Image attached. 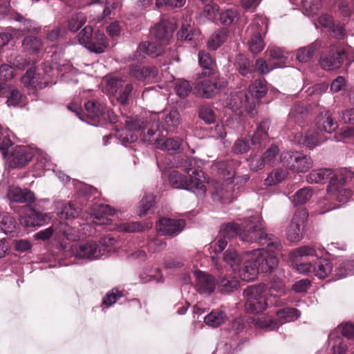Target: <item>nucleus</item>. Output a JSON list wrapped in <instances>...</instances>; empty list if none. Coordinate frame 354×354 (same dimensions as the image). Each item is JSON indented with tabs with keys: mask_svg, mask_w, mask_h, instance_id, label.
Returning a JSON list of instances; mask_svg holds the SVG:
<instances>
[{
	"mask_svg": "<svg viewBox=\"0 0 354 354\" xmlns=\"http://www.w3.org/2000/svg\"><path fill=\"white\" fill-rule=\"evenodd\" d=\"M261 216L254 214L244 218L242 227L237 223H229L220 231L221 236L224 238L239 236L242 241L247 243H257L259 245H267L271 248L279 249L281 241L275 236L268 234L261 224Z\"/></svg>",
	"mask_w": 354,
	"mask_h": 354,
	"instance_id": "nucleus-1",
	"label": "nucleus"
},
{
	"mask_svg": "<svg viewBox=\"0 0 354 354\" xmlns=\"http://www.w3.org/2000/svg\"><path fill=\"white\" fill-rule=\"evenodd\" d=\"M267 286L259 283L248 286L243 292L245 299V310L247 313L258 314L263 312L268 307L266 291Z\"/></svg>",
	"mask_w": 354,
	"mask_h": 354,
	"instance_id": "nucleus-2",
	"label": "nucleus"
},
{
	"mask_svg": "<svg viewBox=\"0 0 354 354\" xmlns=\"http://www.w3.org/2000/svg\"><path fill=\"white\" fill-rule=\"evenodd\" d=\"M344 61H346V65L354 62L353 50L348 46L333 48L328 55L321 58L320 65L324 70L333 71L340 68Z\"/></svg>",
	"mask_w": 354,
	"mask_h": 354,
	"instance_id": "nucleus-3",
	"label": "nucleus"
},
{
	"mask_svg": "<svg viewBox=\"0 0 354 354\" xmlns=\"http://www.w3.org/2000/svg\"><path fill=\"white\" fill-rule=\"evenodd\" d=\"M193 179L180 173L178 171H173L169 176V182L170 185L175 189H182L194 192L198 197H203L206 193V187L203 181H200L199 178Z\"/></svg>",
	"mask_w": 354,
	"mask_h": 354,
	"instance_id": "nucleus-4",
	"label": "nucleus"
},
{
	"mask_svg": "<svg viewBox=\"0 0 354 354\" xmlns=\"http://www.w3.org/2000/svg\"><path fill=\"white\" fill-rule=\"evenodd\" d=\"M270 251L264 249L254 250L250 252H246V254H251L257 268L262 273L272 272L278 265V259L274 254L275 251H281L282 245L279 249L271 248L266 245Z\"/></svg>",
	"mask_w": 354,
	"mask_h": 354,
	"instance_id": "nucleus-5",
	"label": "nucleus"
},
{
	"mask_svg": "<svg viewBox=\"0 0 354 354\" xmlns=\"http://www.w3.org/2000/svg\"><path fill=\"white\" fill-rule=\"evenodd\" d=\"M198 19L200 22H214L218 20L220 22H236L239 20V14L236 9L220 12L217 5L206 6Z\"/></svg>",
	"mask_w": 354,
	"mask_h": 354,
	"instance_id": "nucleus-6",
	"label": "nucleus"
},
{
	"mask_svg": "<svg viewBox=\"0 0 354 354\" xmlns=\"http://www.w3.org/2000/svg\"><path fill=\"white\" fill-rule=\"evenodd\" d=\"M281 162L295 172H306L313 167V161L309 156L298 151H285L281 154Z\"/></svg>",
	"mask_w": 354,
	"mask_h": 354,
	"instance_id": "nucleus-7",
	"label": "nucleus"
},
{
	"mask_svg": "<svg viewBox=\"0 0 354 354\" xmlns=\"http://www.w3.org/2000/svg\"><path fill=\"white\" fill-rule=\"evenodd\" d=\"M268 88L267 83L265 80H256L253 84L249 87V93L253 97L252 102H250V97L245 93L239 92V95L240 97H245V100H241L240 104L244 103L246 106L249 104L248 108L250 109L249 114L251 116H254L256 114L255 106L259 100L263 97L267 93Z\"/></svg>",
	"mask_w": 354,
	"mask_h": 354,
	"instance_id": "nucleus-8",
	"label": "nucleus"
},
{
	"mask_svg": "<svg viewBox=\"0 0 354 354\" xmlns=\"http://www.w3.org/2000/svg\"><path fill=\"white\" fill-rule=\"evenodd\" d=\"M306 209L296 210L292 219L286 229L287 239L291 242H297L303 236V228L308 219Z\"/></svg>",
	"mask_w": 354,
	"mask_h": 354,
	"instance_id": "nucleus-9",
	"label": "nucleus"
},
{
	"mask_svg": "<svg viewBox=\"0 0 354 354\" xmlns=\"http://www.w3.org/2000/svg\"><path fill=\"white\" fill-rule=\"evenodd\" d=\"M225 86V81L217 78V77L214 75L199 81L195 86V91L197 94L201 97L211 98Z\"/></svg>",
	"mask_w": 354,
	"mask_h": 354,
	"instance_id": "nucleus-10",
	"label": "nucleus"
},
{
	"mask_svg": "<svg viewBox=\"0 0 354 354\" xmlns=\"http://www.w3.org/2000/svg\"><path fill=\"white\" fill-rule=\"evenodd\" d=\"M110 91L112 93H117L118 101L123 104H127L129 97L133 91V85L121 78L112 77L108 82Z\"/></svg>",
	"mask_w": 354,
	"mask_h": 354,
	"instance_id": "nucleus-11",
	"label": "nucleus"
},
{
	"mask_svg": "<svg viewBox=\"0 0 354 354\" xmlns=\"http://www.w3.org/2000/svg\"><path fill=\"white\" fill-rule=\"evenodd\" d=\"M238 192L234 188L232 182L225 180L221 184H217L212 193V198L214 201L227 204L236 197Z\"/></svg>",
	"mask_w": 354,
	"mask_h": 354,
	"instance_id": "nucleus-12",
	"label": "nucleus"
},
{
	"mask_svg": "<svg viewBox=\"0 0 354 354\" xmlns=\"http://www.w3.org/2000/svg\"><path fill=\"white\" fill-rule=\"evenodd\" d=\"M185 226V221L183 219L162 218L159 220L156 228L162 235L174 236L180 233Z\"/></svg>",
	"mask_w": 354,
	"mask_h": 354,
	"instance_id": "nucleus-13",
	"label": "nucleus"
},
{
	"mask_svg": "<svg viewBox=\"0 0 354 354\" xmlns=\"http://www.w3.org/2000/svg\"><path fill=\"white\" fill-rule=\"evenodd\" d=\"M71 253L76 258L93 259L102 255L101 250L95 243L75 244L71 247Z\"/></svg>",
	"mask_w": 354,
	"mask_h": 354,
	"instance_id": "nucleus-14",
	"label": "nucleus"
},
{
	"mask_svg": "<svg viewBox=\"0 0 354 354\" xmlns=\"http://www.w3.org/2000/svg\"><path fill=\"white\" fill-rule=\"evenodd\" d=\"M129 127L134 129H142V140L145 142L149 144L158 143V141L160 140L156 136L158 128L156 122L147 124V122L144 120H137L133 121Z\"/></svg>",
	"mask_w": 354,
	"mask_h": 354,
	"instance_id": "nucleus-15",
	"label": "nucleus"
},
{
	"mask_svg": "<svg viewBox=\"0 0 354 354\" xmlns=\"http://www.w3.org/2000/svg\"><path fill=\"white\" fill-rule=\"evenodd\" d=\"M92 53H102L108 47V42L104 35L100 30H93V28L88 25V46H84Z\"/></svg>",
	"mask_w": 354,
	"mask_h": 354,
	"instance_id": "nucleus-16",
	"label": "nucleus"
},
{
	"mask_svg": "<svg viewBox=\"0 0 354 354\" xmlns=\"http://www.w3.org/2000/svg\"><path fill=\"white\" fill-rule=\"evenodd\" d=\"M33 157L32 151L24 146H17L8 156L9 166L12 168L23 167Z\"/></svg>",
	"mask_w": 354,
	"mask_h": 354,
	"instance_id": "nucleus-17",
	"label": "nucleus"
},
{
	"mask_svg": "<svg viewBox=\"0 0 354 354\" xmlns=\"http://www.w3.org/2000/svg\"><path fill=\"white\" fill-rule=\"evenodd\" d=\"M203 162L202 160H198L194 157L185 156L181 159L180 166L184 168L185 171L189 175V177H193V179L199 178L200 181L204 177V172L201 169Z\"/></svg>",
	"mask_w": 354,
	"mask_h": 354,
	"instance_id": "nucleus-18",
	"label": "nucleus"
},
{
	"mask_svg": "<svg viewBox=\"0 0 354 354\" xmlns=\"http://www.w3.org/2000/svg\"><path fill=\"white\" fill-rule=\"evenodd\" d=\"M130 75L138 81H149L158 75V68L154 66L131 65Z\"/></svg>",
	"mask_w": 354,
	"mask_h": 354,
	"instance_id": "nucleus-19",
	"label": "nucleus"
},
{
	"mask_svg": "<svg viewBox=\"0 0 354 354\" xmlns=\"http://www.w3.org/2000/svg\"><path fill=\"white\" fill-rule=\"evenodd\" d=\"M196 278V290L201 294L209 295L216 288V281L213 276L206 274L201 271L195 273Z\"/></svg>",
	"mask_w": 354,
	"mask_h": 354,
	"instance_id": "nucleus-20",
	"label": "nucleus"
},
{
	"mask_svg": "<svg viewBox=\"0 0 354 354\" xmlns=\"http://www.w3.org/2000/svg\"><path fill=\"white\" fill-rule=\"evenodd\" d=\"M337 180H332L329 182L327 187V192L333 198L336 199L339 203H344L351 197L353 193L351 190L343 186L340 182L337 183Z\"/></svg>",
	"mask_w": 354,
	"mask_h": 354,
	"instance_id": "nucleus-21",
	"label": "nucleus"
},
{
	"mask_svg": "<svg viewBox=\"0 0 354 354\" xmlns=\"http://www.w3.org/2000/svg\"><path fill=\"white\" fill-rule=\"evenodd\" d=\"M175 24H155L151 33L157 41H159L163 45H166L173 35Z\"/></svg>",
	"mask_w": 354,
	"mask_h": 354,
	"instance_id": "nucleus-22",
	"label": "nucleus"
},
{
	"mask_svg": "<svg viewBox=\"0 0 354 354\" xmlns=\"http://www.w3.org/2000/svg\"><path fill=\"white\" fill-rule=\"evenodd\" d=\"M295 141L299 145L306 147L309 149H314L322 144L325 138L317 131L308 132L305 135L297 133L294 137Z\"/></svg>",
	"mask_w": 354,
	"mask_h": 354,
	"instance_id": "nucleus-23",
	"label": "nucleus"
},
{
	"mask_svg": "<svg viewBox=\"0 0 354 354\" xmlns=\"http://www.w3.org/2000/svg\"><path fill=\"white\" fill-rule=\"evenodd\" d=\"M8 198L16 203H32L35 201V194L32 192L18 187H11L8 192Z\"/></svg>",
	"mask_w": 354,
	"mask_h": 354,
	"instance_id": "nucleus-24",
	"label": "nucleus"
},
{
	"mask_svg": "<svg viewBox=\"0 0 354 354\" xmlns=\"http://www.w3.org/2000/svg\"><path fill=\"white\" fill-rule=\"evenodd\" d=\"M48 219L47 214L30 209L28 213L21 218L20 221L26 227H35L44 225Z\"/></svg>",
	"mask_w": 354,
	"mask_h": 354,
	"instance_id": "nucleus-25",
	"label": "nucleus"
},
{
	"mask_svg": "<svg viewBox=\"0 0 354 354\" xmlns=\"http://www.w3.org/2000/svg\"><path fill=\"white\" fill-rule=\"evenodd\" d=\"M21 82L25 86L35 89L44 88L48 84L47 82L43 81V78L39 74L36 73L33 68H30L26 71L21 78Z\"/></svg>",
	"mask_w": 354,
	"mask_h": 354,
	"instance_id": "nucleus-26",
	"label": "nucleus"
},
{
	"mask_svg": "<svg viewBox=\"0 0 354 354\" xmlns=\"http://www.w3.org/2000/svg\"><path fill=\"white\" fill-rule=\"evenodd\" d=\"M328 180H337L333 171L330 169H315L306 176V180L310 184H324Z\"/></svg>",
	"mask_w": 354,
	"mask_h": 354,
	"instance_id": "nucleus-27",
	"label": "nucleus"
},
{
	"mask_svg": "<svg viewBox=\"0 0 354 354\" xmlns=\"http://www.w3.org/2000/svg\"><path fill=\"white\" fill-rule=\"evenodd\" d=\"M160 114L163 129L169 132H174L180 123L179 112L176 109H172Z\"/></svg>",
	"mask_w": 354,
	"mask_h": 354,
	"instance_id": "nucleus-28",
	"label": "nucleus"
},
{
	"mask_svg": "<svg viewBox=\"0 0 354 354\" xmlns=\"http://www.w3.org/2000/svg\"><path fill=\"white\" fill-rule=\"evenodd\" d=\"M239 165L237 160H227L217 162L216 167L225 180L232 182L236 174L235 169Z\"/></svg>",
	"mask_w": 354,
	"mask_h": 354,
	"instance_id": "nucleus-29",
	"label": "nucleus"
},
{
	"mask_svg": "<svg viewBox=\"0 0 354 354\" xmlns=\"http://www.w3.org/2000/svg\"><path fill=\"white\" fill-rule=\"evenodd\" d=\"M268 128L269 122L268 120L262 121L259 124L251 138L252 145L261 148L267 144L268 142V135L267 133Z\"/></svg>",
	"mask_w": 354,
	"mask_h": 354,
	"instance_id": "nucleus-30",
	"label": "nucleus"
},
{
	"mask_svg": "<svg viewBox=\"0 0 354 354\" xmlns=\"http://www.w3.org/2000/svg\"><path fill=\"white\" fill-rule=\"evenodd\" d=\"M266 53L269 55L268 61L275 68L283 67L286 65L288 57L284 50L277 46L268 47Z\"/></svg>",
	"mask_w": 354,
	"mask_h": 354,
	"instance_id": "nucleus-31",
	"label": "nucleus"
},
{
	"mask_svg": "<svg viewBox=\"0 0 354 354\" xmlns=\"http://www.w3.org/2000/svg\"><path fill=\"white\" fill-rule=\"evenodd\" d=\"M316 125L320 131H325L329 133L333 132L337 128V124L334 121L328 111L324 114L321 113L317 119Z\"/></svg>",
	"mask_w": 354,
	"mask_h": 354,
	"instance_id": "nucleus-32",
	"label": "nucleus"
},
{
	"mask_svg": "<svg viewBox=\"0 0 354 354\" xmlns=\"http://www.w3.org/2000/svg\"><path fill=\"white\" fill-rule=\"evenodd\" d=\"M198 62L201 66L205 70L202 75L205 77H210L215 74V62L209 53L205 51L198 53Z\"/></svg>",
	"mask_w": 354,
	"mask_h": 354,
	"instance_id": "nucleus-33",
	"label": "nucleus"
},
{
	"mask_svg": "<svg viewBox=\"0 0 354 354\" xmlns=\"http://www.w3.org/2000/svg\"><path fill=\"white\" fill-rule=\"evenodd\" d=\"M259 272L257 263H255L252 257L251 256L250 259L245 261L243 267L239 270V275L242 280L250 281L256 278Z\"/></svg>",
	"mask_w": 354,
	"mask_h": 354,
	"instance_id": "nucleus-34",
	"label": "nucleus"
},
{
	"mask_svg": "<svg viewBox=\"0 0 354 354\" xmlns=\"http://www.w3.org/2000/svg\"><path fill=\"white\" fill-rule=\"evenodd\" d=\"M0 231L11 236L17 234L15 219L8 214H0Z\"/></svg>",
	"mask_w": 354,
	"mask_h": 354,
	"instance_id": "nucleus-35",
	"label": "nucleus"
},
{
	"mask_svg": "<svg viewBox=\"0 0 354 354\" xmlns=\"http://www.w3.org/2000/svg\"><path fill=\"white\" fill-rule=\"evenodd\" d=\"M114 210L109 205L100 204L97 205L95 212L92 214L95 225H106L109 223V219L106 216L114 214Z\"/></svg>",
	"mask_w": 354,
	"mask_h": 354,
	"instance_id": "nucleus-36",
	"label": "nucleus"
},
{
	"mask_svg": "<svg viewBox=\"0 0 354 354\" xmlns=\"http://www.w3.org/2000/svg\"><path fill=\"white\" fill-rule=\"evenodd\" d=\"M55 239L61 241L66 239L69 241H76L77 235L75 230L66 223L60 222L55 227Z\"/></svg>",
	"mask_w": 354,
	"mask_h": 354,
	"instance_id": "nucleus-37",
	"label": "nucleus"
},
{
	"mask_svg": "<svg viewBox=\"0 0 354 354\" xmlns=\"http://www.w3.org/2000/svg\"><path fill=\"white\" fill-rule=\"evenodd\" d=\"M227 318L225 312L221 310H213L204 318L205 323L213 328H216L223 324Z\"/></svg>",
	"mask_w": 354,
	"mask_h": 354,
	"instance_id": "nucleus-38",
	"label": "nucleus"
},
{
	"mask_svg": "<svg viewBox=\"0 0 354 354\" xmlns=\"http://www.w3.org/2000/svg\"><path fill=\"white\" fill-rule=\"evenodd\" d=\"M217 284L220 292L227 294L236 290L239 286V281L233 277H221Z\"/></svg>",
	"mask_w": 354,
	"mask_h": 354,
	"instance_id": "nucleus-39",
	"label": "nucleus"
},
{
	"mask_svg": "<svg viewBox=\"0 0 354 354\" xmlns=\"http://www.w3.org/2000/svg\"><path fill=\"white\" fill-rule=\"evenodd\" d=\"M320 46L319 41H316L307 46L300 48L297 51V59L299 62L306 63L313 57L314 53Z\"/></svg>",
	"mask_w": 354,
	"mask_h": 354,
	"instance_id": "nucleus-40",
	"label": "nucleus"
},
{
	"mask_svg": "<svg viewBox=\"0 0 354 354\" xmlns=\"http://www.w3.org/2000/svg\"><path fill=\"white\" fill-rule=\"evenodd\" d=\"M227 34L228 30L225 28L214 32L207 41V48L212 50H216L223 44Z\"/></svg>",
	"mask_w": 354,
	"mask_h": 354,
	"instance_id": "nucleus-41",
	"label": "nucleus"
},
{
	"mask_svg": "<svg viewBox=\"0 0 354 354\" xmlns=\"http://www.w3.org/2000/svg\"><path fill=\"white\" fill-rule=\"evenodd\" d=\"M177 35L182 40L191 41L198 38L200 30L194 24H182L181 28L178 32Z\"/></svg>",
	"mask_w": 354,
	"mask_h": 354,
	"instance_id": "nucleus-42",
	"label": "nucleus"
},
{
	"mask_svg": "<svg viewBox=\"0 0 354 354\" xmlns=\"http://www.w3.org/2000/svg\"><path fill=\"white\" fill-rule=\"evenodd\" d=\"M84 106L86 116L92 120L98 119L104 112V107L97 101H88Z\"/></svg>",
	"mask_w": 354,
	"mask_h": 354,
	"instance_id": "nucleus-43",
	"label": "nucleus"
},
{
	"mask_svg": "<svg viewBox=\"0 0 354 354\" xmlns=\"http://www.w3.org/2000/svg\"><path fill=\"white\" fill-rule=\"evenodd\" d=\"M332 265L329 260L326 259H319L313 266L315 275L319 279H325L332 271Z\"/></svg>",
	"mask_w": 354,
	"mask_h": 354,
	"instance_id": "nucleus-44",
	"label": "nucleus"
},
{
	"mask_svg": "<svg viewBox=\"0 0 354 354\" xmlns=\"http://www.w3.org/2000/svg\"><path fill=\"white\" fill-rule=\"evenodd\" d=\"M162 45L161 43L156 44L151 41H143L140 44L139 49L152 57H156L163 53Z\"/></svg>",
	"mask_w": 354,
	"mask_h": 354,
	"instance_id": "nucleus-45",
	"label": "nucleus"
},
{
	"mask_svg": "<svg viewBox=\"0 0 354 354\" xmlns=\"http://www.w3.org/2000/svg\"><path fill=\"white\" fill-rule=\"evenodd\" d=\"M279 151L278 147L272 145L263 153L262 157L266 165L272 167L281 162Z\"/></svg>",
	"mask_w": 354,
	"mask_h": 354,
	"instance_id": "nucleus-46",
	"label": "nucleus"
},
{
	"mask_svg": "<svg viewBox=\"0 0 354 354\" xmlns=\"http://www.w3.org/2000/svg\"><path fill=\"white\" fill-rule=\"evenodd\" d=\"M304 15L308 17L316 15L322 6L321 0H301Z\"/></svg>",
	"mask_w": 354,
	"mask_h": 354,
	"instance_id": "nucleus-47",
	"label": "nucleus"
},
{
	"mask_svg": "<svg viewBox=\"0 0 354 354\" xmlns=\"http://www.w3.org/2000/svg\"><path fill=\"white\" fill-rule=\"evenodd\" d=\"M249 48L252 53L257 55L261 52L266 44L259 32L254 33L248 41Z\"/></svg>",
	"mask_w": 354,
	"mask_h": 354,
	"instance_id": "nucleus-48",
	"label": "nucleus"
},
{
	"mask_svg": "<svg viewBox=\"0 0 354 354\" xmlns=\"http://www.w3.org/2000/svg\"><path fill=\"white\" fill-rule=\"evenodd\" d=\"M313 196V190L310 187H304L298 190L292 197V203L295 206L307 203Z\"/></svg>",
	"mask_w": 354,
	"mask_h": 354,
	"instance_id": "nucleus-49",
	"label": "nucleus"
},
{
	"mask_svg": "<svg viewBox=\"0 0 354 354\" xmlns=\"http://www.w3.org/2000/svg\"><path fill=\"white\" fill-rule=\"evenodd\" d=\"M0 16H11L17 22H22L24 19L22 15L12 9L10 1L5 0H0Z\"/></svg>",
	"mask_w": 354,
	"mask_h": 354,
	"instance_id": "nucleus-50",
	"label": "nucleus"
},
{
	"mask_svg": "<svg viewBox=\"0 0 354 354\" xmlns=\"http://www.w3.org/2000/svg\"><path fill=\"white\" fill-rule=\"evenodd\" d=\"M157 145L158 147L162 151H176L181 145V140L174 138L160 139Z\"/></svg>",
	"mask_w": 354,
	"mask_h": 354,
	"instance_id": "nucleus-51",
	"label": "nucleus"
},
{
	"mask_svg": "<svg viewBox=\"0 0 354 354\" xmlns=\"http://www.w3.org/2000/svg\"><path fill=\"white\" fill-rule=\"evenodd\" d=\"M287 175V171L282 169H274L269 174L268 177L265 179V185L266 186H272L281 183L285 179Z\"/></svg>",
	"mask_w": 354,
	"mask_h": 354,
	"instance_id": "nucleus-52",
	"label": "nucleus"
},
{
	"mask_svg": "<svg viewBox=\"0 0 354 354\" xmlns=\"http://www.w3.org/2000/svg\"><path fill=\"white\" fill-rule=\"evenodd\" d=\"M329 344L332 345L333 354H345L347 346L344 343L343 339L339 336H335L334 334H330L328 336Z\"/></svg>",
	"mask_w": 354,
	"mask_h": 354,
	"instance_id": "nucleus-53",
	"label": "nucleus"
},
{
	"mask_svg": "<svg viewBox=\"0 0 354 354\" xmlns=\"http://www.w3.org/2000/svg\"><path fill=\"white\" fill-rule=\"evenodd\" d=\"M78 214L79 210L71 203L62 204L60 207V211L57 212V215L61 218L66 219L75 218Z\"/></svg>",
	"mask_w": 354,
	"mask_h": 354,
	"instance_id": "nucleus-54",
	"label": "nucleus"
},
{
	"mask_svg": "<svg viewBox=\"0 0 354 354\" xmlns=\"http://www.w3.org/2000/svg\"><path fill=\"white\" fill-rule=\"evenodd\" d=\"M11 146L12 141L10 138L8 129L3 128L0 125V153L3 158L7 156L8 149Z\"/></svg>",
	"mask_w": 354,
	"mask_h": 354,
	"instance_id": "nucleus-55",
	"label": "nucleus"
},
{
	"mask_svg": "<svg viewBox=\"0 0 354 354\" xmlns=\"http://www.w3.org/2000/svg\"><path fill=\"white\" fill-rule=\"evenodd\" d=\"M224 261L233 270H237L241 259L236 252L232 249L227 250L223 254Z\"/></svg>",
	"mask_w": 354,
	"mask_h": 354,
	"instance_id": "nucleus-56",
	"label": "nucleus"
},
{
	"mask_svg": "<svg viewBox=\"0 0 354 354\" xmlns=\"http://www.w3.org/2000/svg\"><path fill=\"white\" fill-rule=\"evenodd\" d=\"M198 115L201 119L207 124L214 123L216 120V115L211 106L208 104L201 105L198 110Z\"/></svg>",
	"mask_w": 354,
	"mask_h": 354,
	"instance_id": "nucleus-57",
	"label": "nucleus"
},
{
	"mask_svg": "<svg viewBox=\"0 0 354 354\" xmlns=\"http://www.w3.org/2000/svg\"><path fill=\"white\" fill-rule=\"evenodd\" d=\"M23 46L27 50L37 53L41 49L42 42L37 37H26L23 41Z\"/></svg>",
	"mask_w": 354,
	"mask_h": 354,
	"instance_id": "nucleus-58",
	"label": "nucleus"
},
{
	"mask_svg": "<svg viewBox=\"0 0 354 354\" xmlns=\"http://www.w3.org/2000/svg\"><path fill=\"white\" fill-rule=\"evenodd\" d=\"M146 228H148L147 225L140 222L123 223L119 227L120 231L129 233L143 231Z\"/></svg>",
	"mask_w": 354,
	"mask_h": 354,
	"instance_id": "nucleus-59",
	"label": "nucleus"
},
{
	"mask_svg": "<svg viewBox=\"0 0 354 354\" xmlns=\"http://www.w3.org/2000/svg\"><path fill=\"white\" fill-rule=\"evenodd\" d=\"M277 316L280 319H285L286 321L290 322L297 319L300 316V312L294 308H286L279 310L277 312Z\"/></svg>",
	"mask_w": 354,
	"mask_h": 354,
	"instance_id": "nucleus-60",
	"label": "nucleus"
},
{
	"mask_svg": "<svg viewBox=\"0 0 354 354\" xmlns=\"http://www.w3.org/2000/svg\"><path fill=\"white\" fill-rule=\"evenodd\" d=\"M175 89L178 96L180 97H185L191 92L192 86L189 82L180 80L176 82Z\"/></svg>",
	"mask_w": 354,
	"mask_h": 354,
	"instance_id": "nucleus-61",
	"label": "nucleus"
},
{
	"mask_svg": "<svg viewBox=\"0 0 354 354\" xmlns=\"http://www.w3.org/2000/svg\"><path fill=\"white\" fill-rule=\"evenodd\" d=\"M154 200V196L152 194L143 197L139 206L138 214L140 216L146 214L147 212L153 205Z\"/></svg>",
	"mask_w": 354,
	"mask_h": 354,
	"instance_id": "nucleus-62",
	"label": "nucleus"
},
{
	"mask_svg": "<svg viewBox=\"0 0 354 354\" xmlns=\"http://www.w3.org/2000/svg\"><path fill=\"white\" fill-rule=\"evenodd\" d=\"M274 68H275V67L272 64H270L269 62H267L263 58H259L256 60L254 71L264 75L268 74Z\"/></svg>",
	"mask_w": 354,
	"mask_h": 354,
	"instance_id": "nucleus-63",
	"label": "nucleus"
},
{
	"mask_svg": "<svg viewBox=\"0 0 354 354\" xmlns=\"http://www.w3.org/2000/svg\"><path fill=\"white\" fill-rule=\"evenodd\" d=\"M237 64L239 67V71L243 75L250 73L254 71L251 62L248 59L243 56L239 57L237 61Z\"/></svg>",
	"mask_w": 354,
	"mask_h": 354,
	"instance_id": "nucleus-64",
	"label": "nucleus"
}]
</instances>
